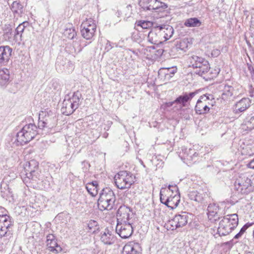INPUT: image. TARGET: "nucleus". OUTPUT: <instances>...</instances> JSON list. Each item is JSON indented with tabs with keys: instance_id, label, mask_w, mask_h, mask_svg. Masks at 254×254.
I'll list each match as a JSON object with an SVG mask.
<instances>
[{
	"instance_id": "obj_42",
	"label": "nucleus",
	"mask_w": 254,
	"mask_h": 254,
	"mask_svg": "<svg viewBox=\"0 0 254 254\" xmlns=\"http://www.w3.org/2000/svg\"><path fill=\"white\" fill-rule=\"evenodd\" d=\"M155 27L159 35L160 36V38L162 42L163 41H166L167 40H166V33L165 32L163 25H156L155 26Z\"/></svg>"
},
{
	"instance_id": "obj_1",
	"label": "nucleus",
	"mask_w": 254,
	"mask_h": 254,
	"mask_svg": "<svg viewBox=\"0 0 254 254\" xmlns=\"http://www.w3.org/2000/svg\"><path fill=\"white\" fill-rule=\"evenodd\" d=\"M38 127L34 124L25 125L16 134V145H23L33 139L38 133Z\"/></svg>"
},
{
	"instance_id": "obj_45",
	"label": "nucleus",
	"mask_w": 254,
	"mask_h": 254,
	"mask_svg": "<svg viewBox=\"0 0 254 254\" xmlns=\"http://www.w3.org/2000/svg\"><path fill=\"white\" fill-rule=\"evenodd\" d=\"M247 66H248V70L250 72V74H251L252 79H254V67L251 64H247Z\"/></svg>"
},
{
	"instance_id": "obj_19",
	"label": "nucleus",
	"mask_w": 254,
	"mask_h": 254,
	"mask_svg": "<svg viewBox=\"0 0 254 254\" xmlns=\"http://www.w3.org/2000/svg\"><path fill=\"white\" fill-rule=\"evenodd\" d=\"M100 240L105 245H111L116 241L114 231L111 228H107L101 232Z\"/></svg>"
},
{
	"instance_id": "obj_53",
	"label": "nucleus",
	"mask_w": 254,
	"mask_h": 254,
	"mask_svg": "<svg viewBox=\"0 0 254 254\" xmlns=\"http://www.w3.org/2000/svg\"><path fill=\"white\" fill-rule=\"evenodd\" d=\"M243 234L242 233H240V232H239L238 234H237L234 237V239H238L239 238H240Z\"/></svg>"
},
{
	"instance_id": "obj_14",
	"label": "nucleus",
	"mask_w": 254,
	"mask_h": 254,
	"mask_svg": "<svg viewBox=\"0 0 254 254\" xmlns=\"http://www.w3.org/2000/svg\"><path fill=\"white\" fill-rule=\"evenodd\" d=\"M116 231L122 239H127L132 235L133 229L130 222H118Z\"/></svg>"
},
{
	"instance_id": "obj_55",
	"label": "nucleus",
	"mask_w": 254,
	"mask_h": 254,
	"mask_svg": "<svg viewBox=\"0 0 254 254\" xmlns=\"http://www.w3.org/2000/svg\"><path fill=\"white\" fill-rule=\"evenodd\" d=\"M108 133H107V132H105V133H104L103 134V137L104 138H107V137H108Z\"/></svg>"
},
{
	"instance_id": "obj_59",
	"label": "nucleus",
	"mask_w": 254,
	"mask_h": 254,
	"mask_svg": "<svg viewBox=\"0 0 254 254\" xmlns=\"http://www.w3.org/2000/svg\"><path fill=\"white\" fill-rule=\"evenodd\" d=\"M0 209H2V210H5V209L3 208H1Z\"/></svg>"
},
{
	"instance_id": "obj_49",
	"label": "nucleus",
	"mask_w": 254,
	"mask_h": 254,
	"mask_svg": "<svg viewBox=\"0 0 254 254\" xmlns=\"http://www.w3.org/2000/svg\"><path fill=\"white\" fill-rule=\"evenodd\" d=\"M113 48L112 43L109 41H107V43L105 47V49L107 50V51H109Z\"/></svg>"
},
{
	"instance_id": "obj_18",
	"label": "nucleus",
	"mask_w": 254,
	"mask_h": 254,
	"mask_svg": "<svg viewBox=\"0 0 254 254\" xmlns=\"http://www.w3.org/2000/svg\"><path fill=\"white\" fill-rule=\"evenodd\" d=\"M132 215V213L129 207L125 205L121 206L117 212V221L118 222H129L130 217Z\"/></svg>"
},
{
	"instance_id": "obj_24",
	"label": "nucleus",
	"mask_w": 254,
	"mask_h": 254,
	"mask_svg": "<svg viewBox=\"0 0 254 254\" xmlns=\"http://www.w3.org/2000/svg\"><path fill=\"white\" fill-rule=\"evenodd\" d=\"M140 247L137 243L130 242L125 245L122 254H140Z\"/></svg>"
},
{
	"instance_id": "obj_17",
	"label": "nucleus",
	"mask_w": 254,
	"mask_h": 254,
	"mask_svg": "<svg viewBox=\"0 0 254 254\" xmlns=\"http://www.w3.org/2000/svg\"><path fill=\"white\" fill-rule=\"evenodd\" d=\"M178 193L180 195L178 187L176 185H169L168 187L165 186V187H162L161 189L160 192V199L164 200L167 198H171L174 197V195Z\"/></svg>"
},
{
	"instance_id": "obj_34",
	"label": "nucleus",
	"mask_w": 254,
	"mask_h": 254,
	"mask_svg": "<svg viewBox=\"0 0 254 254\" xmlns=\"http://www.w3.org/2000/svg\"><path fill=\"white\" fill-rule=\"evenodd\" d=\"M177 72V68L174 67L171 68H163L159 70V73H162L165 75L166 79H169Z\"/></svg>"
},
{
	"instance_id": "obj_31",
	"label": "nucleus",
	"mask_w": 254,
	"mask_h": 254,
	"mask_svg": "<svg viewBox=\"0 0 254 254\" xmlns=\"http://www.w3.org/2000/svg\"><path fill=\"white\" fill-rule=\"evenodd\" d=\"M98 182L93 181L86 184V189L90 194L92 196H95L98 193Z\"/></svg>"
},
{
	"instance_id": "obj_21",
	"label": "nucleus",
	"mask_w": 254,
	"mask_h": 254,
	"mask_svg": "<svg viewBox=\"0 0 254 254\" xmlns=\"http://www.w3.org/2000/svg\"><path fill=\"white\" fill-rule=\"evenodd\" d=\"M207 210L208 218L212 222H215L220 219V209L219 206L215 203L209 204Z\"/></svg>"
},
{
	"instance_id": "obj_25",
	"label": "nucleus",
	"mask_w": 254,
	"mask_h": 254,
	"mask_svg": "<svg viewBox=\"0 0 254 254\" xmlns=\"http://www.w3.org/2000/svg\"><path fill=\"white\" fill-rule=\"evenodd\" d=\"M188 195L190 200L197 203H200L203 201L208 195L206 192H204L203 190L199 191L197 190H192L190 191Z\"/></svg>"
},
{
	"instance_id": "obj_16",
	"label": "nucleus",
	"mask_w": 254,
	"mask_h": 254,
	"mask_svg": "<svg viewBox=\"0 0 254 254\" xmlns=\"http://www.w3.org/2000/svg\"><path fill=\"white\" fill-rule=\"evenodd\" d=\"M38 167V163L35 160H32L29 162H27L24 167V169L26 172V175L27 178L33 181H37L38 172L37 169Z\"/></svg>"
},
{
	"instance_id": "obj_8",
	"label": "nucleus",
	"mask_w": 254,
	"mask_h": 254,
	"mask_svg": "<svg viewBox=\"0 0 254 254\" xmlns=\"http://www.w3.org/2000/svg\"><path fill=\"white\" fill-rule=\"evenodd\" d=\"M135 177L130 173L121 171L114 177L116 187L121 190L129 189L134 183Z\"/></svg>"
},
{
	"instance_id": "obj_15",
	"label": "nucleus",
	"mask_w": 254,
	"mask_h": 254,
	"mask_svg": "<svg viewBox=\"0 0 254 254\" xmlns=\"http://www.w3.org/2000/svg\"><path fill=\"white\" fill-rule=\"evenodd\" d=\"M13 225L11 218L6 215H0V237L7 236L11 235L9 229Z\"/></svg>"
},
{
	"instance_id": "obj_57",
	"label": "nucleus",
	"mask_w": 254,
	"mask_h": 254,
	"mask_svg": "<svg viewBox=\"0 0 254 254\" xmlns=\"http://www.w3.org/2000/svg\"><path fill=\"white\" fill-rule=\"evenodd\" d=\"M81 51V48H80L78 49V50L77 52H78V53H79V52H80Z\"/></svg>"
},
{
	"instance_id": "obj_6",
	"label": "nucleus",
	"mask_w": 254,
	"mask_h": 254,
	"mask_svg": "<svg viewBox=\"0 0 254 254\" xmlns=\"http://www.w3.org/2000/svg\"><path fill=\"white\" fill-rule=\"evenodd\" d=\"M141 5L144 10H150L160 17L167 16L168 12L167 4L157 0H144Z\"/></svg>"
},
{
	"instance_id": "obj_3",
	"label": "nucleus",
	"mask_w": 254,
	"mask_h": 254,
	"mask_svg": "<svg viewBox=\"0 0 254 254\" xmlns=\"http://www.w3.org/2000/svg\"><path fill=\"white\" fill-rule=\"evenodd\" d=\"M116 200L115 194L113 190L109 188H104L100 193L98 200V206L101 210H112Z\"/></svg>"
},
{
	"instance_id": "obj_60",
	"label": "nucleus",
	"mask_w": 254,
	"mask_h": 254,
	"mask_svg": "<svg viewBox=\"0 0 254 254\" xmlns=\"http://www.w3.org/2000/svg\"><path fill=\"white\" fill-rule=\"evenodd\" d=\"M1 189L2 190V185H1Z\"/></svg>"
},
{
	"instance_id": "obj_13",
	"label": "nucleus",
	"mask_w": 254,
	"mask_h": 254,
	"mask_svg": "<svg viewBox=\"0 0 254 254\" xmlns=\"http://www.w3.org/2000/svg\"><path fill=\"white\" fill-rule=\"evenodd\" d=\"M179 157L187 164H191L197 160L198 153L194 149L187 148L185 146L181 148Z\"/></svg>"
},
{
	"instance_id": "obj_2",
	"label": "nucleus",
	"mask_w": 254,
	"mask_h": 254,
	"mask_svg": "<svg viewBox=\"0 0 254 254\" xmlns=\"http://www.w3.org/2000/svg\"><path fill=\"white\" fill-rule=\"evenodd\" d=\"M237 214L227 215L219 222L217 232L219 236H226L232 232L238 225Z\"/></svg>"
},
{
	"instance_id": "obj_50",
	"label": "nucleus",
	"mask_w": 254,
	"mask_h": 254,
	"mask_svg": "<svg viewBox=\"0 0 254 254\" xmlns=\"http://www.w3.org/2000/svg\"><path fill=\"white\" fill-rule=\"evenodd\" d=\"M220 50H217V49L213 50L211 53L212 56L213 57H217V56H218L220 55Z\"/></svg>"
},
{
	"instance_id": "obj_37",
	"label": "nucleus",
	"mask_w": 254,
	"mask_h": 254,
	"mask_svg": "<svg viewBox=\"0 0 254 254\" xmlns=\"http://www.w3.org/2000/svg\"><path fill=\"white\" fill-rule=\"evenodd\" d=\"M64 36L69 39H73L76 35V32L72 27L66 28L64 32Z\"/></svg>"
},
{
	"instance_id": "obj_22",
	"label": "nucleus",
	"mask_w": 254,
	"mask_h": 254,
	"mask_svg": "<svg viewBox=\"0 0 254 254\" xmlns=\"http://www.w3.org/2000/svg\"><path fill=\"white\" fill-rule=\"evenodd\" d=\"M251 104V100L248 98H243L233 106V111L236 114L243 112L248 109Z\"/></svg>"
},
{
	"instance_id": "obj_44",
	"label": "nucleus",
	"mask_w": 254,
	"mask_h": 254,
	"mask_svg": "<svg viewBox=\"0 0 254 254\" xmlns=\"http://www.w3.org/2000/svg\"><path fill=\"white\" fill-rule=\"evenodd\" d=\"M89 229L93 232H95L98 229V222L93 220H90L88 223Z\"/></svg>"
},
{
	"instance_id": "obj_52",
	"label": "nucleus",
	"mask_w": 254,
	"mask_h": 254,
	"mask_svg": "<svg viewBox=\"0 0 254 254\" xmlns=\"http://www.w3.org/2000/svg\"><path fill=\"white\" fill-rule=\"evenodd\" d=\"M56 66L57 67L58 65H59L60 64H62L63 66H64V64H63L61 61H60V58H58L57 59V62H56Z\"/></svg>"
},
{
	"instance_id": "obj_51",
	"label": "nucleus",
	"mask_w": 254,
	"mask_h": 254,
	"mask_svg": "<svg viewBox=\"0 0 254 254\" xmlns=\"http://www.w3.org/2000/svg\"><path fill=\"white\" fill-rule=\"evenodd\" d=\"M248 166L249 168L254 169V158L249 162Z\"/></svg>"
},
{
	"instance_id": "obj_32",
	"label": "nucleus",
	"mask_w": 254,
	"mask_h": 254,
	"mask_svg": "<svg viewBox=\"0 0 254 254\" xmlns=\"http://www.w3.org/2000/svg\"><path fill=\"white\" fill-rule=\"evenodd\" d=\"M243 128L245 130H252L254 128V116L247 117L242 124Z\"/></svg>"
},
{
	"instance_id": "obj_56",
	"label": "nucleus",
	"mask_w": 254,
	"mask_h": 254,
	"mask_svg": "<svg viewBox=\"0 0 254 254\" xmlns=\"http://www.w3.org/2000/svg\"><path fill=\"white\" fill-rule=\"evenodd\" d=\"M5 248V246L4 247H3V246H0V251H1L2 250H3V249H4Z\"/></svg>"
},
{
	"instance_id": "obj_11",
	"label": "nucleus",
	"mask_w": 254,
	"mask_h": 254,
	"mask_svg": "<svg viewBox=\"0 0 254 254\" xmlns=\"http://www.w3.org/2000/svg\"><path fill=\"white\" fill-rule=\"evenodd\" d=\"M189 216L185 212L181 214H176L173 218L169 220L166 224L168 230H174L185 226L188 221Z\"/></svg>"
},
{
	"instance_id": "obj_5",
	"label": "nucleus",
	"mask_w": 254,
	"mask_h": 254,
	"mask_svg": "<svg viewBox=\"0 0 254 254\" xmlns=\"http://www.w3.org/2000/svg\"><path fill=\"white\" fill-rule=\"evenodd\" d=\"M237 190L242 194H247L254 189V177L248 174H241L235 182Z\"/></svg>"
},
{
	"instance_id": "obj_7",
	"label": "nucleus",
	"mask_w": 254,
	"mask_h": 254,
	"mask_svg": "<svg viewBox=\"0 0 254 254\" xmlns=\"http://www.w3.org/2000/svg\"><path fill=\"white\" fill-rule=\"evenodd\" d=\"M215 101L213 95L210 94H205L201 95L196 102L195 107V112L197 114H205L209 110V106L214 105Z\"/></svg>"
},
{
	"instance_id": "obj_10",
	"label": "nucleus",
	"mask_w": 254,
	"mask_h": 254,
	"mask_svg": "<svg viewBox=\"0 0 254 254\" xmlns=\"http://www.w3.org/2000/svg\"><path fill=\"white\" fill-rule=\"evenodd\" d=\"M196 68H198L196 73L207 80L215 77L218 73L216 70L214 72L212 71L208 62L203 58L200 64L198 65Z\"/></svg>"
},
{
	"instance_id": "obj_40",
	"label": "nucleus",
	"mask_w": 254,
	"mask_h": 254,
	"mask_svg": "<svg viewBox=\"0 0 254 254\" xmlns=\"http://www.w3.org/2000/svg\"><path fill=\"white\" fill-rule=\"evenodd\" d=\"M163 26L166 33V40H168L172 36L174 33V29L173 27L169 25H163Z\"/></svg>"
},
{
	"instance_id": "obj_39",
	"label": "nucleus",
	"mask_w": 254,
	"mask_h": 254,
	"mask_svg": "<svg viewBox=\"0 0 254 254\" xmlns=\"http://www.w3.org/2000/svg\"><path fill=\"white\" fill-rule=\"evenodd\" d=\"M137 26L141 27L142 29H148L153 26V23L150 21L139 20L136 22Z\"/></svg>"
},
{
	"instance_id": "obj_12",
	"label": "nucleus",
	"mask_w": 254,
	"mask_h": 254,
	"mask_svg": "<svg viewBox=\"0 0 254 254\" xmlns=\"http://www.w3.org/2000/svg\"><path fill=\"white\" fill-rule=\"evenodd\" d=\"M82 36L86 40H91L96 29L95 21L92 18L86 19L80 26Z\"/></svg>"
},
{
	"instance_id": "obj_29",
	"label": "nucleus",
	"mask_w": 254,
	"mask_h": 254,
	"mask_svg": "<svg viewBox=\"0 0 254 254\" xmlns=\"http://www.w3.org/2000/svg\"><path fill=\"white\" fill-rule=\"evenodd\" d=\"M148 41L153 44L158 45L162 42L160 36L159 35L157 31L156 30L155 26L149 32L148 34Z\"/></svg>"
},
{
	"instance_id": "obj_48",
	"label": "nucleus",
	"mask_w": 254,
	"mask_h": 254,
	"mask_svg": "<svg viewBox=\"0 0 254 254\" xmlns=\"http://www.w3.org/2000/svg\"><path fill=\"white\" fill-rule=\"evenodd\" d=\"M249 93L250 97L254 98V88L251 85L249 86Z\"/></svg>"
},
{
	"instance_id": "obj_54",
	"label": "nucleus",
	"mask_w": 254,
	"mask_h": 254,
	"mask_svg": "<svg viewBox=\"0 0 254 254\" xmlns=\"http://www.w3.org/2000/svg\"><path fill=\"white\" fill-rule=\"evenodd\" d=\"M175 103H176V102H175V100H174V101H173V102H169V103H167V106H168V107H170V106H173V105L174 104H175Z\"/></svg>"
},
{
	"instance_id": "obj_61",
	"label": "nucleus",
	"mask_w": 254,
	"mask_h": 254,
	"mask_svg": "<svg viewBox=\"0 0 254 254\" xmlns=\"http://www.w3.org/2000/svg\"><path fill=\"white\" fill-rule=\"evenodd\" d=\"M2 196H3V197H4V196L3 195V194H2Z\"/></svg>"
},
{
	"instance_id": "obj_41",
	"label": "nucleus",
	"mask_w": 254,
	"mask_h": 254,
	"mask_svg": "<svg viewBox=\"0 0 254 254\" xmlns=\"http://www.w3.org/2000/svg\"><path fill=\"white\" fill-rule=\"evenodd\" d=\"M191 110L189 108L182 109L180 111V116L184 118L186 120H189L190 119V113Z\"/></svg>"
},
{
	"instance_id": "obj_23",
	"label": "nucleus",
	"mask_w": 254,
	"mask_h": 254,
	"mask_svg": "<svg viewBox=\"0 0 254 254\" xmlns=\"http://www.w3.org/2000/svg\"><path fill=\"white\" fill-rule=\"evenodd\" d=\"M238 92L232 86L225 85L221 95L222 99L225 101L233 100L238 96Z\"/></svg>"
},
{
	"instance_id": "obj_26",
	"label": "nucleus",
	"mask_w": 254,
	"mask_h": 254,
	"mask_svg": "<svg viewBox=\"0 0 254 254\" xmlns=\"http://www.w3.org/2000/svg\"><path fill=\"white\" fill-rule=\"evenodd\" d=\"M174 195V197H171L169 198L168 197L164 200H160V201L171 209H174L178 206L180 202V195L177 193Z\"/></svg>"
},
{
	"instance_id": "obj_30",
	"label": "nucleus",
	"mask_w": 254,
	"mask_h": 254,
	"mask_svg": "<svg viewBox=\"0 0 254 254\" xmlns=\"http://www.w3.org/2000/svg\"><path fill=\"white\" fill-rule=\"evenodd\" d=\"M9 81V71L7 68L0 70V85L5 86Z\"/></svg>"
},
{
	"instance_id": "obj_9",
	"label": "nucleus",
	"mask_w": 254,
	"mask_h": 254,
	"mask_svg": "<svg viewBox=\"0 0 254 254\" xmlns=\"http://www.w3.org/2000/svg\"><path fill=\"white\" fill-rule=\"evenodd\" d=\"M57 119L54 114L51 111L49 112L42 111L39 116L38 128L43 129L45 128H51L55 126Z\"/></svg>"
},
{
	"instance_id": "obj_33",
	"label": "nucleus",
	"mask_w": 254,
	"mask_h": 254,
	"mask_svg": "<svg viewBox=\"0 0 254 254\" xmlns=\"http://www.w3.org/2000/svg\"><path fill=\"white\" fill-rule=\"evenodd\" d=\"M201 24V21L196 17L188 18L184 23V25L188 27H199Z\"/></svg>"
},
{
	"instance_id": "obj_20",
	"label": "nucleus",
	"mask_w": 254,
	"mask_h": 254,
	"mask_svg": "<svg viewBox=\"0 0 254 254\" xmlns=\"http://www.w3.org/2000/svg\"><path fill=\"white\" fill-rule=\"evenodd\" d=\"M12 49L8 46H0V66L6 65L11 56Z\"/></svg>"
},
{
	"instance_id": "obj_28",
	"label": "nucleus",
	"mask_w": 254,
	"mask_h": 254,
	"mask_svg": "<svg viewBox=\"0 0 254 254\" xmlns=\"http://www.w3.org/2000/svg\"><path fill=\"white\" fill-rule=\"evenodd\" d=\"M10 9L12 11L14 17L22 16L24 12V8L23 5L19 1H14L10 6Z\"/></svg>"
},
{
	"instance_id": "obj_58",
	"label": "nucleus",
	"mask_w": 254,
	"mask_h": 254,
	"mask_svg": "<svg viewBox=\"0 0 254 254\" xmlns=\"http://www.w3.org/2000/svg\"><path fill=\"white\" fill-rule=\"evenodd\" d=\"M11 31V29H9L8 31L7 32V33L10 32V31Z\"/></svg>"
},
{
	"instance_id": "obj_46",
	"label": "nucleus",
	"mask_w": 254,
	"mask_h": 254,
	"mask_svg": "<svg viewBox=\"0 0 254 254\" xmlns=\"http://www.w3.org/2000/svg\"><path fill=\"white\" fill-rule=\"evenodd\" d=\"M253 225V223H248L246 224L240 230V233H242V234H244V233L246 231V230L250 226H251Z\"/></svg>"
},
{
	"instance_id": "obj_27",
	"label": "nucleus",
	"mask_w": 254,
	"mask_h": 254,
	"mask_svg": "<svg viewBox=\"0 0 254 254\" xmlns=\"http://www.w3.org/2000/svg\"><path fill=\"white\" fill-rule=\"evenodd\" d=\"M195 94L196 92H195L190 93L185 92L183 95L177 97L176 100H175V102H176L177 104H181L183 107H185L187 103L190 101Z\"/></svg>"
},
{
	"instance_id": "obj_47",
	"label": "nucleus",
	"mask_w": 254,
	"mask_h": 254,
	"mask_svg": "<svg viewBox=\"0 0 254 254\" xmlns=\"http://www.w3.org/2000/svg\"><path fill=\"white\" fill-rule=\"evenodd\" d=\"M56 240L55 237L53 234H49L47 236L46 242H52L53 241Z\"/></svg>"
},
{
	"instance_id": "obj_4",
	"label": "nucleus",
	"mask_w": 254,
	"mask_h": 254,
	"mask_svg": "<svg viewBox=\"0 0 254 254\" xmlns=\"http://www.w3.org/2000/svg\"><path fill=\"white\" fill-rule=\"evenodd\" d=\"M81 98V94L78 91L74 92L71 96L66 95L62 104V113L66 116L72 114L78 108Z\"/></svg>"
},
{
	"instance_id": "obj_35",
	"label": "nucleus",
	"mask_w": 254,
	"mask_h": 254,
	"mask_svg": "<svg viewBox=\"0 0 254 254\" xmlns=\"http://www.w3.org/2000/svg\"><path fill=\"white\" fill-rule=\"evenodd\" d=\"M202 60H203L202 57L196 55H192L189 59V61L190 63V66L194 68H196L197 65L200 64V63H201Z\"/></svg>"
},
{
	"instance_id": "obj_38",
	"label": "nucleus",
	"mask_w": 254,
	"mask_h": 254,
	"mask_svg": "<svg viewBox=\"0 0 254 254\" xmlns=\"http://www.w3.org/2000/svg\"><path fill=\"white\" fill-rule=\"evenodd\" d=\"M28 25V22L27 21H24L22 23L19 24L17 27L15 29V33L14 36L16 38H17L18 35L21 37L22 33L24 31L25 28Z\"/></svg>"
},
{
	"instance_id": "obj_43",
	"label": "nucleus",
	"mask_w": 254,
	"mask_h": 254,
	"mask_svg": "<svg viewBox=\"0 0 254 254\" xmlns=\"http://www.w3.org/2000/svg\"><path fill=\"white\" fill-rule=\"evenodd\" d=\"M188 47L187 44L185 41H181L179 43L177 44L175 47L173 48L175 50H182V51H186V49Z\"/></svg>"
},
{
	"instance_id": "obj_36",
	"label": "nucleus",
	"mask_w": 254,
	"mask_h": 254,
	"mask_svg": "<svg viewBox=\"0 0 254 254\" xmlns=\"http://www.w3.org/2000/svg\"><path fill=\"white\" fill-rule=\"evenodd\" d=\"M47 246L49 250L52 252L59 253L62 250L61 247L58 245L57 240L47 243Z\"/></svg>"
}]
</instances>
